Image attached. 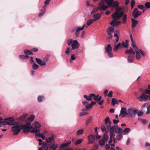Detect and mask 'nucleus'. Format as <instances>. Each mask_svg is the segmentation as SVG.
<instances>
[{"label": "nucleus", "instance_id": "23", "mask_svg": "<svg viewBox=\"0 0 150 150\" xmlns=\"http://www.w3.org/2000/svg\"><path fill=\"white\" fill-rule=\"evenodd\" d=\"M20 129H31L33 128L32 127L28 126L26 125H20Z\"/></svg>", "mask_w": 150, "mask_h": 150}, {"label": "nucleus", "instance_id": "48", "mask_svg": "<svg viewBox=\"0 0 150 150\" xmlns=\"http://www.w3.org/2000/svg\"><path fill=\"white\" fill-rule=\"evenodd\" d=\"M34 124H35V128H38L40 127V124L37 121H36L34 123Z\"/></svg>", "mask_w": 150, "mask_h": 150}, {"label": "nucleus", "instance_id": "6", "mask_svg": "<svg viewBox=\"0 0 150 150\" xmlns=\"http://www.w3.org/2000/svg\"><path fill=\"white\" fill-rule=\"evenodd\" d=\"M20 125H16L11 127V131L13 132L14 135H17L20 132L21 129H20Z\"/></svg>", "mask_w": 150, "mask_h": 150}, {"label": "nucleus", "instance_id": "30", "mask_svg": "<svg viewBox=\"0 0 150 150\" xmlns=\"http://www.w3.org/2000/svg\"><path fill=\"white\" fill-rule=\"evenodd\" d=\"M130 131V129L129 128H126L123 131L122 130V134H128Z\"/></svg>", "mask_w": 150, "mask_h": 150}, {"label": "nucleus", "instance_id": "44", "mask_svg": "<svg viewBox=\"0 0 150 150\" xmlns=\"http://www.w3.org/2000/svg\"><path fill=\"white\" fill-rule=\"evenodd\" d=\"M83 140L82 139H79L76 140L75 142V145H78L80 144L82 142Z\"/></svg>", "mask_w": 150, "mask_h": 150}, {"label": "nucleus", "instance_id": "2", "mask_svg": "<svg viewBox=\"0 0 150 150\" xmlns=\"http://www.w3.org/2000/svg\"><path fill=\"white\" fill-rule=\"evenodd\" d=\"M104 121L105 124L106 125V126L105 127L104 125H101V129L103 132H106V128L107 129H109L112 123L108 117H107L105 119Z\"/></svg>", "mask_w": 150, "mask_h": 150}, {"label": "nucleus", "instance_id": "42", "mask_svg": "<svg viewBox=\"0 0 150 150\" xmlns=\"http://www.w3.org/2000/svg\"><path fill=\"white\" fill-rule=\"evenodd\" d=\"M75 54H72L71 55V57L69 60V62L71 63L72 62V60H74L76 59V58L75 57Z\"/></svg>", "mask_w": 150, "mask_h": 150}, {"label": "nucleus", "instance_id": "51", "mask_svg": "<svg viewBox=\"0 0 150 150\" xmlns=\"http://www.w3.org/2000/svg\"><path fill=\"white\" fill-rule=\"evenodd\" d=\"M135 4V1L134 0H132L131 2V9H132Z\"/></svg>", "mask_w": 150, "mask_h": 150}, {"label": "nucleus", "instance_id": "47", "mask_svg": "<svg viewBox=\"0 0 150 150\" xmlns=\"http://www.w3.org/2000/svg\"><path fill=\"white\" fill-rule=\"evenodd\" d=\"M40 131V129H37L36 128L35 129L33 128L32 129V130L30 131V132L31 133L34 132L35 133V134H37V133Z\"/></svg>", "mask_w": 150, "mask_h": 150}, {"label": "nucleus", "instance_id": "37", "mask_svg": "<svg viewBox=\"0 0 150 150\" xmlns=\"http://www.w3.org/2000/svg\"><path fill=\"white\" fill-rule=\"evenodd\" d=\"M35 136L37 137H40L43 139H44L45 138V136H44L43 135L40 134V133L35 134Z\"/></svg>", "mask_w": 150, "mask_h": 150}, {"label": "nucleus", "instance_id": "13", "mask_svg": "<svg viewBox=\"0 0 150 150\" xmlns=\"http://www.w3.org/2000/svg\"><path fill=\"white\" fill-rule=\"evenodd\" d=\"M130 38L131 39V46L135 50V51H136V50L137 51V50H138V49L137 48V47L136 46L135 44L133 42V38L131 34H130Z\"/></svg>", "mask_w": 150, "mask_h": 150}, {"label": "nucleus", "instance_id": "22", "mask_svg": "<svg viewBox=\"0 0 150 150\" xmlns=\"http://www.w3.org/2000/svg\"><path fill=\"white\" fill-rule=\"evenodd\" d=\"M54 136H52L51 137H48L47 139H46V142L48 144L49 143H51L52 141L54 139Z\"/></svg>", "mask_w": 150, "mask_h": 150}, {"label": "nucleus", "instance_id": "57", "mask_svg": "<svg viewBox=\"0 0 150 150\" xmlns=\"http://www.w3.org/2000/svg\"><path fill=\"white\" fill-rule=\"evenodd\" d=\"M138 51L139 53H140L143 56H145L146 55L145 52L141 49H138Z\"/></svg>", "mask_w": 150, "mask_h": 150}, {"label": "nucleus", "instance_id": "53", "mask_svg": "<svg viewBox=\"0 0 150 150\" xmlns=\"http://www.w3.org/2000/svg\"><path fill=\"white\" fill-rule=\"evenodd\" d=\"M83 96L84 98L86 99L87 100L90 101L92 100V99L91 98H90L89 96L84 95Z\"/></svg>", "mask_w": 150, "mask_h": 150}, {"label": "nucleus", "instance_id": "34", "mask_svg": "<svg viewBox=\"0 0 150 150\" xmlns=\"http://www.w3.org/2000/svg\"><path fill=\"white\" fill-rule=\"evenodd\" d=\"M42 147L44 149H46L47 148H48V147L50 146V144H47L46 142L45 143H42Z\"/></svg>", "mask_w": 150, "mask_h": 150}, {"label": "nucleus", "instance_id": "26", "mask_svg": "<svg viewBox=\"0 0 150 150\" xmlns=\"http://www.w3.org/2000/svg\"><path fill=\"white\" fill-rule=\"evenodd\" d=\"M81 30V29L80 28V27H79L77 28L75 34V36L76 38L79 37L80 31Z\"/></svg>", "mask_w": 150, "mask_h": 150}, {"label": "nucleus", "instance_id": "54", "mask_svg": "<svg viewBox=\"0 0 150 150\" xmlns=\"http://www.w3.org/2000/svg\"><path fill=\"white\" fill-rule=\"evenodd\" d=\"M39 67V66L38 65H37L35 63H34L33 64L32 68L33 69H36L38 68Z\"/></svg>", "mask_w": 150, "mask_h": 150}, {"label": "nucleus", "instance_id": "4", "mask_svg": "<svg viewBox=\"0 0 150 150\" xmlns=\"http://www.w3.org/2000/svg\"><path fill=\"white\" fill-rule=\"evenodd\" d=\"M110 131L115 132V133H122V129L119 127L118 125H115L110 127Z\"/></svg>", "mask_w": 150, "mask_h": 150}, {"label": "nucleus", "instance_id": "31", "mask_svg": "<svg viewBox=\"0 0 150 150\" xmlns=\"http://www.w3.org/2000/svg\"><path fill=\"white\" fill-rule=\"evenodd\" d=\"M107 142H105L103 139H101L99 140V144L100 146H103L105 145V144Z\"/></svg>", "mask_w": 150, "mask_h": 150}, {"label": "nucleus", "instance_id": "61", "mask_svg": "<svg viewBox=\"0 0 150 150\" xmlns=\"http://www.w3.org/2000/svg\"><path fill=\"white\" fill-rule=\"evenodd\" d=\"M113 93V91H110L109 92L107 96L108 97H112Z\"/></svg>", "mask_w": 150, "mask_h": 150}, {"label": "nucleus", "instance_id": "45", "mask_svg": "<svg viewBox=\"0 0 150 150\" xmlns=\"http://www.w3.org/2000/svg\"><path fill=\"white\" fill-rule=\"evenodd\" d=\"M92 120V117H88L86 120V125L88 124L91 122Z\"/></svg>", "mask_w": 150, "mask_h": 150}, {"label": "nucleus", "instance_id": "29", "mask_svg": "<svg viewBox=\"0 0 150 150\" xmlns=\"http://www.w3.org/2000/svg\"><path fill=\"white\" fill-rule=\"evenodd\" d=\"M114 37H116L115 41V43L116 44L118 42L119 40V37L118 36L117 31V30H115L114 32Z\"/></svg>", "mask_w": 150, "mask_h": 150}, {"label": "nucleus", "instance_id": "38", "mask_svg": "<svg viewBox=\"0 0 150 150\" xmlns=\"http://www.w3.org/2000/svg\"><path fill=\"white\" fill-rule=\"evenodd\" d=\"M24 53L26 54V55H32L33 54V53L30 50H25L24 51Z\"/></svg>", "mask_w": 150, "mask_h": 150}, {"label": "nucleus", "instance_id": "60", "mask_svg": "<svg viewBox=\"0 0 150 150\" xmlns=\"http://www.w3.org/2000/svg\"><path fill=\"white\" fill-rule=\"evenodd\" d=\"M147 111L146 114H148L150 113V105H148L147 106Z\"/></svg>", "mask_w": 150, "mask_h": 150}, {"label": "nucleus", "instance_id": "33", "mask_svg": "<svg viewBox=\"0 0 150 150\" xmlns=\"http://www.w3.org/2000/svg\"><path fill=\"white\" fill-rule=\"evenodd\" d=\"M121 134H122V133H118L117 135L116 136L117 139L118 141L120 140L122 138V135Z\"/></svg>", "mask_w": 150, "mask_h": 150}, {"label": "nucleus", "instance_id": "16", "mask_svg": "<svg viewBox=\"0 0 150 150\" xmlns=\"http://www.w3.org/2000/svg\"><path fill=\"white\" fill-rule=\"evenodd\" d=\"M132 24V28H134L135 27L137 24L138 23V21L136 20L135 19L132 18L131 19Z\"/></svg>", "mask_w": 150, "mask_h": 150}, {"label": "nucleus", "instance_id": "18", "mask_svg": "<svg viewBox=\"0 0 150 150\" xmlns=\"http://www.w3.org/2000/svg\"><path fill=\"white\" fill-rule=\"evenodd\" d=\"M125 52L126 54H129L131 53L132 54H135V52L134 51L131 47H130V48L129 50H127L125 51Z\"/></svg>", "mask_w": 150, "mask_h": 150}, {"label": "nucleus", "instance_id": "28", "mask_svg": "<svg viewBox=\"0 0 150 150\" xmlns=\"http://www.w3.org/2000/svg\"><path fill=\"white\" fill-rule=\"evenodd\" d=\"M135 52L136 53V59L138 60L140 59L141 58V56L140 54L138 52V50H137V51L136 50Z\"/></svg>", "mask_w": 150, "mask_h": 150}, {"label": "nucleus", "instance_id": "15", "mask_svg": "<svg viewBox=\"0 0 150 150\" xmlns=\"http://www.w3.org/2000/svg\"><path fill=\"white\" fill-rule=\"evenodd\" d=\"M35 59L36 62L41 66H44L46 64L45 62L40 59L36 58Z\"/></svg>", "mask_w": 150, "mask_h": 150}, {"label": "nucleus", "instance_id": "39", "mask_svg": "<svg viewBox=\"0 0 150 150\" xmlns=\"http://www.w3.org/2000/svg\"><path fill=\"white\" fill-rule=\"evenodd\" d=\"M2 123H3V125H13V123H12L11 122H10L8 121H4L3 122L2 121Z\"/></svg>", "mask_w": 150, "mask_h": 150}, {"label": "nucleus", "instance_id": "17", "mask_svg": "<svg viewBox=\"0 0 150 150\" xmlns=\"http://www.w3.org/2000/svg\"><path fill=\"white\" fill-rule=\"evenodd\" d=\"M101 15L99 13H97L94 15V20L96 21L98 20L101 17Z\"/></svg>", "mask_w": 150, "mask_h": 150}, {"label": "nucleus", "instance_id": "56", "mask_svg": "<svg viewBox=\"0 0 150 150\" xmlns=\"http://www.w3.org/2000/svg\"><path fill=\"white\" fill-rule=\"evenodd\" d=\"M127 19V15L126 14H125L122 18V23H125L126 22V21Z\"/></svg>", "mask_w": 150, "mask_h": 150}, {"label": "nucleus", "instance_id": "40", "mask_svg": "<svg viewBox=\"0 0 150 150\" xmlns=\"http://www.w3.org/2000/svg\"><path fill=\"white\" fill-rule=\"evenodd\" d=\"M108 136L107 133H105L103 135V139L105 142H107L108 139Z\"/></svg>", "mask_w": 150, "mask_h": 150}, {"label": "nucleus", "instance_id": "21", "mask_svg": "<svg viewBox=\"0 0 150 150\" xmlns=\"http://www.w3.org/2000/svg\"><path fill=\"white\" fill-rule=\"evenodd\" d=\"M139 92H144L145 94H148L150 95V90H149L147 89L144 90L142 88H140L139 90Z\"/></svg>", "mask_w": 150, "mask_h": 150}, {"label": "nucleus", "instance_id": "63", "mask_svg": "<svg viewBox=\"0 0 150 150\" xmlns=\"http://www.w3.org/2000/svg\"><path fill=\"white\" fill-rule=\"evenodd\" d=\"M115 136V134L114 132L110 131V137L114 138Z\"/></svg>", "mask_w": 150, "mask_h": 150}, {"label": "nucleus", "instance_id": "19", "mask_svg": "<svg viewBox=\"0 0 150 150\" xmlns=\"http://www.w3.org/2000/svg\"><path fill=\"white\" fill-rule=\"evenodd\" d=\"M27 116V115L26 114H25L21 116L20 117L18 118V120L19 122H21L22 121L25 120L26 117Z\"/></svg>", "mask_w": 150, "mask_h": 150}, {"label": "nucleus", "instance_id": "14", "mask_svg": "<svg viewBox=\"0 0 150 150\" xmlns=\"http://www.w3.org/2000/svg\"><path fill=\"white\" fill-rule=\"evenodd\" d=\"M128 56V61L129 62H132L134 58L135 54H129Z\"/></svg>", "mask_w": 150, "mask_h": 150}, {"label": "nucleus", "instance_id": "10", "mask_svg": "<svg viewBox=\"0 0 150 150\" xmlns=\"http://www.w3.org/2000/svg\"><path fill=\"white\" fill-rule=\"evenodd\" d=\"M114 28L112 27H109L107 31L108 33V39H111L112 38V36L111 35L112 33L114 32Z\"/></svg>", "mask_w": 150, "mask_h": 150}, {"label": "nucleus", "instance_id": "41", "mask_svg": "<svg viewBox=\"0 0 150 150\" xmlns=\"http://www.w3.org/2000/svg\"><path fill=\"white\" fill-rule=\"evenodd\" d=\"M70 142H68L64 143L63 144H61L60 145V147L61 148H64V147L69 145L71 143Z\"/></svg>", "mask_w": 150, "mask_h": 150}, {"label": "nucleus", "instance_id": "35", "mask_svg": "<svg viewBox=\"0 0 150 150\" xmlns=\"http://www.w3.org/2000/svg\"><path fill=\"white\" fill-rule=\"evenodd\" d=\"M35 115H31L30 116L28 117L26 120L27 122L28 120H30L31 122L34 119Z\"/></svg>", "mask_w": 150, "mask_h": 150}, {"label": "nucleus", "instance_id": "27", "mask_svg": "<svg viewBox=\"0 0 150 150\" xmlns=\"http://www.w3.org/2000/svg\"><path fill=\"white\" fill-rule=\"evenodd\" d=\"M96 102L93 101H92L90 103L88 104V107H86L87 110H89L91 108L93 105H95Z\"/></svg>", "mask_w": 150, "mask_h": 150}, {"label": "nucleus", "instance_id": "11", "mask_svg": "<svg viewBox=\"0 0 150 150\" xmlns=\"http://www.w3.org/2000/svg\"><path fill=\"white\" fill-rule=\"evenodd\" d=\"M128 112L127 111L125 107H122L120 111V114L119 116H120L121 115H124L122 116V117H126V115H127Z\"/></svg>", "mask_w": 150, "mask_h": 150}, {"label": "nucleus", "instance_id": "58", "mask_svg": "<svg viewBox=\"0 0 150 150\" xmlns=\"http://www.w3.org/2000/svg\"><path fill=\"white\" fill-rule=\"evenodd\" d=\"M108 56L109 57L112 58L113 57V53L112 52V51L109 52H107Z\"/></svg>", "mask_w": 150, "mask_h": 150}, {"label": "nucleus", "instance_id": "32", "mask_svg": "<svg viewBox=\"0 0 150 150\" xmlns=\"http://www.w3.org/2000/svg\"><path fill=\"white\" fill-rule=\"evenodd\" d=\"M94 21H95L94 20V19H90L88 20L86 23L87 26H86V28H87L88 26L90 25Z\"/></svg>", "mask_w": 150, "mask_h": 150}, {"label": "nucleus", "instance_id": "3", "mask_svg": "<svg viewBox=\"0 0 150 150\" xmlns=\"http://www.w3.org/2000/svg\"><path fill=\"white\" fill-rule=\"evenodd\" d=\"M141 94L139 96L137 97V98L140 102H146L148 100V95L145 94L144 92H140Z\"/></svg>", "mask_w": 150, "mask_h": 150}, {"label": "nucleus", "instance_id": "36", "mask_svg": "<svg viewBox=\"0 0 150 150\" xmlns=\"http://www.w3.org/2000/svg\"><path fill=\"white\" fill-rule=\"evenodd\" d=\"M19 58L21 59H25L29 58V56L27 55H21L19 56Z\"/></svg>", "mask_w": 150, "mask_h": 150}, {"label": "nucleus", "instance_id": "25", "mask_svg": "<svg viewBox=\"0 0 150 150\" xmlns=\"http://www.w3.org/2000/svg\"><path fill=\"white\" fill-rule=\"evenodd\" d=\"M119 2L117 1H115L114 2L113 1L111 7H112L113 8L114 7L115 8V7H117L119 6Z\"/></svg>", "mask_w": 150, "mask_h": 150}, {"label": "nucleus", "instance_id": "24", "mask_svg": "<svg viewBox=\"0 0 150 150\" xmlns=\"http://www.w3.org/2000/svg\"><path fill=\"white\" fill-rule=\"evenodd\" d=\"M57 147V145L55 144H53L49 147V149L50 150H55Z\"/></svg>", "mask_w": 150, "mask_h": 150}, {"label": "nucleus", "instance_id": "59", "mask_svg": "<svg viewBox=\"0 0 150 150\" xmlns=\"http://www.w3.org/2000/svg\"><path fill=\"white\" fill-rule=\"evenodd\" d=\"M45 10L43 9L42 10V12H40L38 15L39 17L42 16L45 13Z\"/></svg>", "mask_w": 150, "mask_h": 150}, {"label": "nucleus", "instance_id": "52", "mask_svg": "<svg viewBox=\"0 0 150 150\" xmlns=\"http://www.w3.org/2000/svg\"><path fill=\"white\" fill-rule=\"evenodd\" d=\"M145 6L146 8H150V2H146L145 4Z\"/></svg>", "mask_w": 150, "mask_h": 150}, {"label": "nucleus", "instance_id": "43", "mask_svg": "<svg viewBox=\"0 0 150 150\" xmlns=\"http://www.w3.org/2000/svg\"><path fill=\"white\" fill-rule=\"evenodd\" d=\"M38 101L39 102H42L43 100H44L45 98L43 96H39L38 98Z\"/></svg>", "mask_w": 150, "mask_h": 150}, {"label": "nucleus", "instance_id": "62", "mask_svg": "<svg viewBox=\"0 0 150 150\" xmlns=\"http://www.w3.org/2000/svg\"><path fill=\"white\" fill-rule=\"evenodd\" d=\"M115 21V23L113 24V26H114L115 25L117 26L119 25L121 23V22L120 21L116 22V21Z\"/></svg>", "mask_w": 150, "mask_h": 150}, {"label": "nucleus", "instance_id": "64", "mask_svg": "<svg viewBox=\"0 0 150 150\" xmlns=\"http://www.w3.org/2000/svg\"><path fill=\"white\" fill-rule=\"evenodd\" d=\"M138 8L141 10H143L145 7V6L142 5H139L137 6Z\"/></svg>", "mask_w": 150, "mask_h": 150}, {"label": "nucleus", "instance_id": "8", "mask_svg": "<svg viewBox=\"0 0 150 150\" xmlns=\"http://www.w3.org/2000/svg\"><path fill=\"white\" fill-rule=\"evenodd\" d=\"M142 14V12L141 11L138 10V9L135 8L132 12V16L134 18H136Z\"/></svg>", "mask_w": 150, "mask_h": 150}, {"label": "nucleus", "instance_id": "46", "mask_svg": "<svg viewBox=\"0 0 150 150\" xmlns=\"http://www.w3.org/2000/svg\"><path fill=\"white\" fill-rule=\"evenodd\" d=\"M4 120H6L8 121L11 122H12L14 121V119L13 117H10L6 119H5Z\"/></svg>", "mask_w": 150, "mask_h": 150}, {"label": "nucleus", "instance_id": "5", "mask_svg": "<svg viewBox=\"0 0 150 150\" xmlns=\"http://www.w3.org/2000/svg\"><path fill=\"white\" fill-rule=\"evenodd\" d=\"M109 8V6L105 5L104 2L103 0H101L99 2L98 6V9L100 10H105Z\"/></svg>", "mask_w": 150, "mask_h": 150}, {"label": "nucleus", "instance_id": "49", "mask_svg": "<svg viewBox=\"0 0 150 150\" xmlns=\"http://www.w3.org/2000/svg\"><path fill=\"white\" fill-rule=\"evenodd\" d=\"M112 105H114L115 104H118V102L116 100H115V98H113L112 99Z\"/></svg>", "mask_w": 150, "mask_h": 150}, {"label": "nucleus", "instance_id": "7", "mask_svg": "<svg viewBox=\"0 0 150 150\" xmlns=\"http://www.w3.org/2000/svg\"><path fill=\"white\" fill-rule=\"evenodd\" d=\"M138 111V110L137 109L134 110L132 108H129L127 110V115L132 117H134L137 113Z\"/></svg>", "mask_w": 150, "mask_h": 150}, {"label": "nucleus", "instance_id": "50", "mask_svg": "<svg viewBox=\"0 0 150 150\" xmlns=\"http://www.w3.org/2000/svg\"><path fill=\"white\" fill-rule=\"evenodd\" d=\"M83 129H79L77 132V135H80L83 133Z\"/></svg>", "mask_w": 150, "mask_h": 150}, {"label": "nucleus", "instance_id": "55", "mask_svg": "<svg viewBox=\"0 0 150 150\" xmlns=\"http://www.w3.org/2000/svg\"><path fill=\"white\" fill-rule=\"evenodd\" d=\"M82 103L85 106V108H86V109H87V108H86V107L87 106H88V102L86 100H85L84 101H83L82 102Z\"/></svg>", "mask_w": 150, "mask_h": 150}, {"label": "nucleus", "instance_id": "12", "mask_svg": "<svg viewBox=\"0 0 150 150\" xmlns=\"http://www.w3.org/2000/svg\"><path fill=\"white\" fill-rule=\"evenodd\" d=\"M89 144L94 143L95 141V137L93 135H90L88 137Z\"/></svg>", "mask_w": 150, "mask_h": 150}, {"label": "nucleus", "instance_id": "20", "mask_svg": "<svg viewBox=\"0 0 150 150\" xmlns=\"http://www.w3.org/2000/svg\"><path fill=\"white\" fill-rule=\"evenodd\" d=\"M105 50L106 52H109L112 51V47L111 46L110 44H108L107 46L105 48Z\"/></svg>", "mask_w": 150, "mask_h": 150}, {"label": "nucleus", "instance_id": "9", "mask_svg": "<svg viewBox=\"0 0 150 150\" xmlns=\"http://www.w3.org/2000/svg\"><path fill=\"white\" fill-rule=\"evenodd\" d=\"M79 46V44L78 41L76 40H74L72 42L71 45V47H72L71 50H74L75 49L78 48Z\"/></svg>", "mask_w": 150, "mask_h": 150}, {"label": "nucleus", "instance_id": "1", "mask_svg": "<svg viewBox=\"0 0 150 150\" xmlns=\"http://www.w3.org/2000/svg\"><path fill=\"white\" fill-rule=\"evenodd\" d=\"M115 11L112 14V18L113 20L110 22L111 25L113 24L115 22V21L118 20L123 15V11H121L122 10L121 6H118L115 8Z\"/></svg>", "mask_w": 150, "mask_h": 150}]
</instances>
